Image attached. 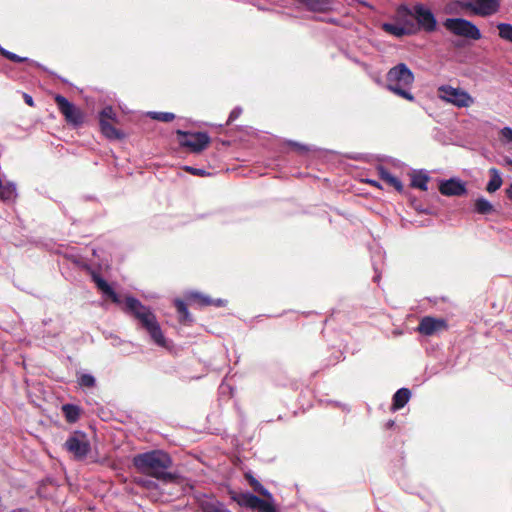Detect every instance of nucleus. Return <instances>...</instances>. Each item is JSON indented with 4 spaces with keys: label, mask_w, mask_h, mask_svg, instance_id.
<instances>
[{
    "label": "nucleus",
    "mask_w": 512,
    "mask_h": 512,
    "mask_svg": "<svg viewBox=\"0 0 512 512\" xmlns=\"http://www.w3.org/2000/svg\"><path fill=\"white\" fill-rule=\"evenodd\" d=\"M55 102L58 106L59 111L63 114L66 121L75 127H78L84 122V114L80 108L75 106L66 97L62 95L55 96Z\"/></svg>",
    "instance_id": "10"
},
{
    "label": "nucleus",
    "mask_w": 512,
    "mask_h": 512,
    "mask_svg": "<svg viewBox=\"0 0 512 512\" xmlns=\"http://www.w3.org/2000/svg\"><path fill=\"white\" fill-rule=\"evenodd\" d=\"M497 29L502 40L512 43V24L501 22L497 24Z\"/></svg>",
    "instance_id": "28"
},
{
    "label": "nucleus",
    "mask_w": 512,
    "mask_h": 512,
    "mask_svg": "<svg viewBox=\"0 0 512 512\" xmlns=\"http://www.w3.org/2000/svg\"><path fill=\"white\" fill-rule=\"evenodd\" d=\"M178 141L180 146L188 148L193 153H200L210 143V136L206 132H186L177 130Z\"/></svg>",
    "instance_id": "6"
},
{
    "label": "nucleus",
    "mask_w": 512,
    "mask_h": 512,
    "mask_svg": "<svg viewBox=\"0 0 512 512\" xmlns=\"http://www.w3.org/2000/svg\"><path fill=\"white\" fill-rule=\"evenodd\" d=\"M108 121V122H116L117 121V114L112 108V106L108 105L105 106L100 112H99V122L100 121Z\"/></svg>",
    "instance_id": "29"
},
{
    "label": "nucleus",
    "mask_w": 512,
    "mask_h": 512,
    "mask_svg": "<svg viewBox=\"0 0 512 512\" xmlns=\"http://www.w3.org/2000/svg\"><path fill=\"white\" fill-rule=\"evenodd\" d=\"M148 115L161 122H170L175 119V115L171 112H149Z\"/></svg>",
    "instance_id": "32"
},
{
    "label": "nucleus",
    "mask_w": 512,
    "mask_h": 512,
    "mask_svg": "<svg viewBox=\"0 0 512 512\" xmlns=\"http://www.w3.org/2000/svg\"><path fill=\"white\" fill-rule=\"evenodd\" d=\"M400 14L411 15L415 18L420 29L427 33H432L437 28V20L432 10L424 4L417 3L410 9L406 5L398 8Z\"/></svg>",
    "instance_id": "4"
},
{
    "label": "nucleus",
    "mask_w": 512,
    "mask_h": 512,
    "mask_svg": "<svg viewBox=\"0 0 512 512\" xmlns=\"http://www.w3.org/2000/svg\"><path fill=\"white\" fill-rule=\"evenodd\" d=\"M439 97L459 108L469 107L473 103V98L464 90L454 88L450 85H442L438 89Z\"/></svg>",
    "instance_id": "9"
},
{
    "label": "nucleus",
    "mask_w": 512,
    "mask_h": 512,
    "mask_svg": "<svg viewBox=\"0 0 512 512\" xmlns=\"http://www.w3.org/2000/svg\"><path fill=\"white\" fill-rule=\"evenodd\" d=\"M3 57L9 59L10 61L12 62H16V63H20V62H24V61H27L28 58L26 57H21L9 50L6 49V51L3 52Z\"/></svg>",
    "instance_id": "33"
},
{
    "label": "nucleus",
    "mask_w": 512,
    "mask_h": 512,
    "mask_svg": "<svg viewBox=\"0 0 512 512\" xmlns=\"http://www.w3.org/2000/svg\"><path fill=\"white\" fill-rule=\"evenodd\" d=\"M378 173L383 181H385L390 186L394 187L398 192L403 191L404 186L402 182L397 177L392 175L385 167H378Z\"/></svg>",
    "instance_id": "21"
},
{
    "label": "nucleus",
    "mask_w": 512,
    "mask_h": 512,
    "mask_svg": "<svg viewBox=\"0 0 512 512\" xmlns=\"http://www.w3.org/2000/svg\"><path fill=\"white\" fill-rule=\"evenodd\" d=\"M245 477L255 492L266 498H272V494L250 472L246 473Z\"/></svg>",
    "instance_id": "24"
},
{
    "label": "nucleus",
    "mask_w": 512,
    "mask_h": 512,
    "mask_svg": "<svg viewBox=\"0 0 512 512\" xmlns=\"http://www.w3.org/2000/svg\"><path fill=\"white\" fill-rule=\"evenodd\" d=\"M411 397V391L408 388H400L393 396L392 409L394 411L403 408Z\"/></svg>",
    "instance_id": "20"
},
{
    "label": "nucleus",
    "mask_w": 512,
    "mask_h": 512,
    "mask_svg": "<svg viewBox=\"0 0 512 512\" xmlns=\"http://www.w3.org/2000/svg\"><path fill=\"white\" fill-rule=\"evenodd\" d=\"M64 447L76 460H84L91 450L90 442L86 434L79 430L74 431L67 438Z\"/></svg>",
    "instance_id": "7"
},
{
    "label": "nucleus",
    "mask_w": 512,
    "mask_h": 512,
    "mask_svg": "<svg viewBox=\"0 0 512 512\" xmlns=\"http://www.w3.org/2000/svg\"><path fill=\"white\" fill-rule=\"evenodd\" d=\"M506 195L507 197L512 200V183L509 185V187L506 189Z\"/></svg>",
    "instance_id": "42"
},
{
    "label": "nucleus",
    "mask_w": 512,
    "mask_h": 512,
    "mask_svg": "<svg viewBox=\"0 0 512 512\" xmlns=\"http://www.w3.org/2000/svg\"><path fill=\"white\" fill-rule=\"evenodd\" d=\"M191 300L198 301L201 306H208L214 304L215 306H224L225 301L222 299L212 300L208 296L202 295L198 292H192L189 296Z\"/></svg>",
    "instance_id": "23"
},
{
    "label": "nucleus",
    "mask_w": 512,
    "mask_h": 512,
    "mask_svg": "<svg viewBox=\"0 0 512 512\" xmlns=\"http://www.w3.org/2000/svg\"><path fill=\"white\" fill-rule=\"evenodd\" d=\"M259 512H277L275 507L270 504L269 502H266V505H263Z\"/></svg>",
    "instance_id": "38"
},
{
    "label": "nucleus",
    "mask_w": 512,
    "mask_h": 512,
    "mask_svg": "<svg viewBox=\"0 0 512 512\" xmlns=\"http://www.w3.org/2000/svg\"><path fill=\"white\" fill-rule=\"evenodd\" d=\"M17 198L18 191L16 183L0 177V200L4 203H14Z\"/></svg>",
    "instance_id": "14"
},
{
    "label": "nucleus",
    "mask_w": 512,
    "mask_h": 512,
    "mask_svg": "<svg viewBox=\"0 0 512 512\" xmlns=\"http://www.w3.org/2000/svg\"><path fill=\"white\" fill-rule=\"evenodd\" d=\"M237 502L241 506L248 507L251 509H258L259 511L263 505H266L267 501L261 499L260 497L250 492H246L239 495Z\"/></svg>",
    "instance_id": "17"
},
{
    "label": "nucleus",
    "mask_w": 512,
    "mask_h": 512,
    "mask_svg": "<svg viewBox=\"0 0 512 512\" xmlns=\"http://www.w3.org/2000/svg\"><path fill=\"white\" fill-rule=\"evenodd\" d=\"M394 424H395L394 421L390 420V421L387 422V427L390 428V427L394 426Z\"/></svg>",
    "instance_id": "43"
},
{
    "label": "nucleus",
    "mask_w": 512,
    "mask_h": 512,
    "mask_svg": "<svg viewBox=\"0 0 512 512\" xmlns=\"http://www.w3.org/2000/svg\"><path fill=\"white\" fill-rule=\"evenodd\" d=\"M462 8L480 17H489L500 10L501 0H459Z\"/></svg>",
    "instance_id": "8"
},
{
    "label": "nucleus",
    "mask_w": 512,
    "mask_h": 512,
    "mask_svg": "<svg viewBox=\"0 0 512 512\" xmlns=\"http://www.w3.org/2000/svg\"><path fill=\"white\" fill-rule=\"evenodd\" d=\"M366 182L369 183L370 185L380 188V183L376 180L367 179Z\"/></svg>",
    "instance_id": "41"
},
{
    "label": "nucleus",
    "mask_w": 512,
    "mask_h": 512,
    "mask_svg": "<svg viewBox=\"0 0 512 512\" xmlns=\"http://www.w3.org/2000/svg\"><path fill=\"white\" fill-rule=\"evenodd\" d=\"M447 328V323L444 319H437L430 316H425L421 319L417 331L425 336H431L438 331Z\"/></svg>",
    "instance_id": "11"
},
{
    "label": "nucleus",
    "mask_w": 512,
    "mask_h": 512,
    "mask_svg": "<svg viewBox=\"0 0 512 512\" xmlns=\"http://www.w3.org/2000/svg\"><path fill=\"white\" fill-rule=\"evenodd\" d=\"M382 28L385 32L396 36L402 37L404 35H409L414 32V24L406 23L405 25L396 24V23H384Z\"/></svg>",
    "instance_id": "16"
},
{
    "label": "nucleus",
    "mask_w": 512,
    "mask_h": 512,
    "mask_svg": "<svg viewBox=\"0 0 512 512\" xmlns=\"http://www.w3.org/2000/svg\"><path fill=\"white\" fill-rule=\"evenodd\" d=\"M378 257H379L380 259L382 258V254H381V252H380V251L378 252Z\"/></svg>",
    "instance_id": "46"
},
{
    "label": "nucleus",
    "mask_w": 512,
    "mask_h": 512,
    "mask_svg": "<svg viewBox=\"0 0 512 512\" xmlns=\"http://www.w3.org/2000/svg\"><path fill=\"white\" fill-rule=\"evenodd\" d=\"M125 311L140 323L141 327L148 332L151 340L156 345L166 347V338L151 308L143 305L137 298L127 296L125 299Z\"/></svg>",
    "instance_id": "1"
},
{
    "label": "nucleus",
    "mask_w": 512,
    "mask_h": 512,
    "mask_svg": "<svg viewBox=\"0 0 512 512\" xmlns=\"http://www.w3.org/2000/svg\"><path fill=\"white\" fill-rule=\"evenodd\" d=\"M175 306H176L177 312L179 313L181 321H189L190 315H189L186 303L183 300L176 299Z\"/></svg>",
    "instance_id": "30"
},
{
    "label": "nucleus",
    "mask_w": 512,
    "mask_h": 512,
    "mask_svg": "<svg viewBox=\"0 0 512 512\" xmlns=\"http://www.w3.org/2000/svg\"><path fill=\"white\" fill-rule=\"evenodd\" d=\"M429 181V176L423 172L420 171L418 173L413 174L411 179V186L414 188H418L422 191H426L428 189L427 183Z\"/></svg>",
    "instance_id": "26"
},
{
    "label": "nucleus",
    "mask_w": 512,
    "mask_h": 512,
    "mask_svg": "<svg viewBox=\"0 0 512 512\" xmlns=\"http://www.w3.org/2000/svg\"><path fill=\"white\" fill-rule=\"evenodd\" d=\"M90 270V274L93 282L96 284L97 288L102 292L105 297L111 299V301L115 304H120L121 299L120 296L116 293V291L111 287V285L96 271Z\"/></svg>",
    "instance_id": "13"
},
{
    "label": "nucleus",
    "mask_w": 512,
    "mask_h": 512,
    "mask_svg": "<svg viewBox=\"0 0 512 512\" xmlns=\"http://www.w3.org/2000/svg\"><path fill=\"white\" fill-rule=\"evenodd\" d=\"M99 125L101 133L109 140H121L125 137V134L121 130L115 128L111 122L102 120Z\"/></svg>",
    "instance_id": "19"
},
{
    "label": "nucleus",
    "mask_w": 512,
    "mask_h": 512,
    "mask_svg": "<svg viewBox=\"0 0 512 512\" xmlns=\"http://www.w3.org/2000/svg\"><path fill=\"white\" fill-rule=\"evenodd\" d=\"M313 12H327L332 7V0H296Z\"/></svg>",
    "instance_id": "18"
},
{
    "label": "nucleus",
    "mask_w": 512,
    "mask_h": 512,
    "mask_svg": "<svg viewBox=\"0 0 512 512\" xmlns=\"http://www.w3.org/2000/svg\"><path fill=\"white\" fill-rule=\"evenodd\" d=\"M494 210L493 205L484 197H479L475 201V211L479 214L486 215Z\"/></svg>",
    "instance_id": "27"
},
{
    "label": "nucleus",
    "mask_w": 512,
    "mask_h": 512,
    "mask_svg": "<svg viewBox=\"0 0 512 512\" xmlns=\"http://www.w3.org/2000/svg\"><path fill=\"white\" fill-rule=\"evenodd\" d=\"M439 191L445 196H461L466 194L465 183L458 178L444 180L439 185Z\"/></svg>",
    "instance_id": "12"
},
{
    "label": "nucleus",
    "mask_w": 512,
    "mask_h": 512,
    "mask_svg": "<svg viewBox=\"0 0 512 512\" xmlns=\"http://www.w3.org/2000/svg\"><path fill=\"white\" fill-rule=\"evenodd\" d=\"M199 507L202 512H231L222 502L206 495L199 500Z\"/></svg>",
    "instance_id": "15"
},
{
    "label": "nucleus",
    "mask_w": 512,
    "mask_h": 512,
    "mask_svg": "<svg viewBox=\"0 0 512 512\" xmlns=\"http://www.w3.org/2000/svg\"><path fill=\"white\" fill-rule=\"evenodd\" d=\"M93 255H94V256H97V251H96V249H93Z\"/></svg>",
    "instance_id": "45"
},
{
    "label": "nucleus",
    "mask_w": 512,
    "mask_h": 512,
    "mask_svg": "<svg viewBox=\"0 0 512 512\" xmlns=\"http://www.w3.org/2000/svg\"><path fill=\"white\" fill-rule=\"evenodd\" d=\"M372 264H373V269H374V272H375V276L373 277V280L374 282L376 283H379V280H380V270L374 260V257L372 258Z\"/></svg>",
    "instance_id": "37"
},
{
    "label": "nucleus",
    "mask_w": 512,
    "mask_h": 512,
    "mask_svg": "<svg viewBox=\"0 0 512 512\" xmlns=\"http://www.w3.org/2000/svg\"><path fill=\"white\" fill-rule=\"evenodd\" d=\"M489 174H490V180L487 183L486 190L489 193H494L498 189H500L503 181H502V178H501V174H500V172H499V170L497 168H490L489 169Z\"/></svg>",
    "instance_id": "22"
},
{
    "label": "nucleus",
    "mask_w": 512,
    "mask_h": 512,
    "mask_svg": "<svg viewBox=\"0 0 512 512\" xmlns=\"http://www.w3.org/2000/svg\"><path fill=\"white\" fill-rule=\"evenodd\" d=\"M185 171L189 172L190 174L192 175H195V176H208L210 175L209 172H207L206 170L204 169H200V168H194V167H191V166H185L184 167Z\"/></svg>",
    "instance_id": "34"
},
{
    "label": "nucleus",
    "mask_w": 512,
    "mask_h": 512,
    "mask_svg": "<svg viewBox=\"0 0 512 512\" xmlns=\"http://www.w3.org/2000/svg\"><path fill=\"white\" fill-rule=\"evenodd\" d=\"M242 113V108L241 107H235L229 114V117H228V120H227V124H230L232 123L233 121H235Z\"/></svg>",
    "instance_id": "35"
},
{
    "label": "nucleus",
    "mask_w": 512,
    "mask_h": 512,
    "mask_svg": "<svg viewBox=\"0 0 512 512\" xmlns=\"http://www.w3.org/2000/svg\"><path fill=\"white\" fill-rule=\"evenodd\" d=\"M62 412L69 423L76 422L80 417V409L74 404H64L62 406Z\"/></svg>",
    "instance_id": "25"
},
{
    "label": "nucleus",
    "mask_w": 512,
    "mask_h": 512,
    "mask_svg": "<svg viewBox=\"0 0 512 512\" xmlns=\"http://www.w3.org/2000/svg\"><path fill=\"white\" fill-rule=\"evenodd\" d=\"M290 145L294 146L295 148H297L299 151H307L308 148L304 145H301L299 143H296V142H290Z\"/></svg>",
    "instance_id": "40"
},
{
    "label": "nucleus",
    "mask_w": 512,
    "mask_h": 512,
    "mask_svg": "<svg viewBox=\"0 0 512 512\" xmlns=\"http://www.w3.org/2000/svg\"><path fill=\"white\" fill-rule=\"evenodd\" d=\"M444 26L454 35L468 39L479 40L482 36L479 28L474 23L464 18H447L444 22Z\"/></svg>",
    "instance_id": "5"
},
{
    "label": "nucleus",
    "mask_w": 512,
    "mask_h": 512,
    "mask_svg": "<svg viewBox=\"0 0 512 512\" xmlns=\"http://www.w3.org/2000/svg\"><path fill=\"white\" fill-rule=\"evenodd\" d=\"M78 384L81 387L92 388L96 384V379L92 374L84 373L78 377Z\"/></svg>",
    "instance_id": "31"
},
{
    "label": "nucleus",
    "mask_w": 512,
    "mask_h": 512,
    "mask_svg": "<svg viewBox=\"0 0 512 512\" xmlns=\"http://www.w3.org/2000/svg\"><path fill=\"white\" fill-rule=\"evenodd\" d=\"M133 464L138 471L158 479L171 478V474L166 472L172 464L171 457L161 450L138 454L134 456Z\"/></svg>",
    "instance_id": "2"
},
{
    "label": "nucleus",
    "mask_w": 512,
    "mask_h": 512,
    "mask_svg": "<svg viewBox=\"0 0 512 512\" xmlns=\"http://www.w3.org/2000/svg\"><path fill=\"white\" fill-rule=\"evenodd\" d=\"M23 98H24V101L27 105L29 106H33L34 105V101H33V98L31 95L27 94V93H24L23 94Z\"/></svg>",
    "instance_id": "39"
},
{
    "label": "nucleus",
    "mask_w": 512,
    "mask_h": 512,
    "mask_svg": "<svg viewBox=\"0 0 512 512\" xmlns=\"http://www.w3.org/2000/svg\"><path fill=\"white\" fill-rule=\"evenodd\" d=\"M6 51L5 48H3L1 45H0V54L3 55V52Z\"/></svg>",
    "instance_id": "44"
},
{
    "label": "nucleus",
    "mask_w": 512,
    "mask_h": 512,
    "mask_svg": "<svg viewBox=\"0 0 512 512\" xmlns=\"http://www.w3.org/2000/svg\"><path fill=\"white\" fill-rule=\"evenodd\" d=\"M414 73L405 63H399L390 68L386 74V87L395 95L410 102L415 101L411 92L414 83Z\"/></svg>",
    "instance_id": "3"
},
{
    "label": "nucleus",
    "mask_w": 512,
    "mask_h": 512,
    "mask_svg": "<svg viewBox=\"0 0 512 512\" xmlns=\"http://www.w3.org/2000/svg\"><path fill=\"white\" fill-rule=\"evenodd\" d=\"M500 133L506 142H512V128L511 127L502 128Z\"/></svg>",
    "instance_id": "36"
}]
</instances>
